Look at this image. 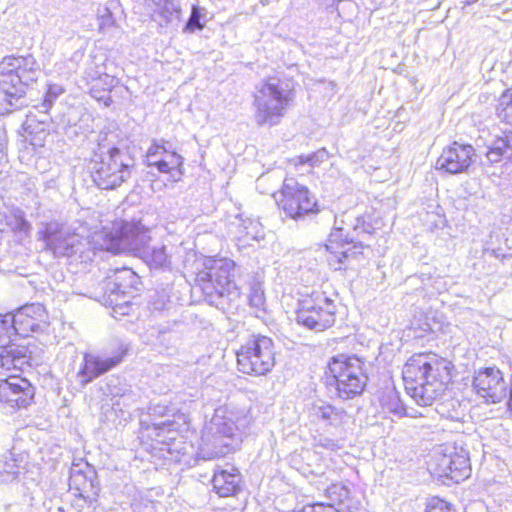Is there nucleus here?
<instances>
[{
  "mask_svg": "<svg viewBox=\"0 0 512 512\" xmlns=\"http://www.w3.org/2000/svg\"><path fill=\"white\" fill-rule=\"evenodd\" d=\"M145 228L140 227L137 223L125 220H115L110 227H103V240L106 249L113 254H120L124 248L123 241L134 239L140 232H144Z\"/></svg>",
  "mask_w": 512,
  "mask_h": 512,
  "instance_id": "18",
  "label": "nucleus"
},
{
  "mask_svg": "<svg viewBox=\"0 0 512 512\" xmlns=\"http://www.w3.org/2000/svg\"><path fill=\"white\" fill-rule=\"evenodd\" d=\"M339 313L340 305L337 300L321 288L298 295L295 320L307 329L323 332L335 325Z\"/></svg>",
  "mask_w": 512,
  "mask_h": 512,
  "instance_id": "5",
  "label": "nucleus"
},
{
  "mask_svg": "<svg viewBox=\"0 0 512 512\" xmlns=\"http://www.w3.org/2000/svg\"><path fill=\"white\" fill-rule=\"evenodd\" d=\"M277 211L286 219L299 221L321 212V204L312 190L292 177H285L272 193Z\"/></svg>",
  "mask_w": 512,
  "mask_h": 512,
  "instance_id": "6",
  "label": "nucleus"
},
{
  "mask_svg": "<svg viewBox=\"0 0 512 512\" xmlns=\"http://www.w3.org/2000/svg\"><path fill=\"white\" fill-rule=\"evenodd\" d=\"M324 496L328 499V502L316 501L305 504L319 505L325 512H341V510L349 508L351 494L349 489L342 483L336 482L330 484L324 490Z\"/></svg>",
  "mask_w": 512,
  "mask_h": 512,
  "instance_id": "23",
  "label": "nucleus"
},
{
  "mask_svg": "<svg viewBox=\"0 0 512 512\" xmlns=\"http://www.w3.org/2000/svg\"><path fill=\"white\" fill-rule=\"evenodd\" d=\"M230 268L219 259L207 257L203 261V267L197 273L198 281L209 284L211 288L217 290L224 288L231 281Z\"/></svg>",
  "mask_w": 512,
  "mask_h": 512,
  "instance_id": "20",
  "label": "nucleus"
},
{
  "mask_svg": "<svg viewBox=\"0 0 512 512\" xmlns=\"http://www.w3.org/2000/svg\"><path fill=\"white\" fill-rule=\"evenodd\" d=\"M322 379L339 399H355L365 392L369 382L366 360L357 354H335L327 360Z\"/></svg>",
  "mask_w": 512,
  "mask_h": 512,
  "instance_id": "2",
  "label": "nucleus"
},
{
  "mask_svg": "<svg viewBox=\"0 0 512 512\" xmlns=\"http://www.w3.org/2000/svg\"><path fill=\"white\" fill-rule=\"evenodd\" d=\"M127 355L128 347L123 344L117 345L107 357H101L92 353H85L77 373L81 384L86 385L114 369L124 361Z\"/></svg>",
  "mask_w": 512,
  "mask_h": 512,
  "instance_id": "15",
  "label": "nucleus"
},
{
  "mask_svg": "<svg viewBox=\"0 0 512 512\" xmlns=\"http://www.w3.org/2000/svg\"><path fill=\"white\" fill-rule=\"evenodd\" d=\"M347 413L344 409L338 408L330 403L316 407L312 412L315 422H323L327 426L340 427L345 423Z\"/></svg>",
  "mask_w": 512,
  "mask_h": 512,
  "instance_id": "26",
  "label": "nucleus"
},
{
  "mask_svg": "<svg viewBox=\"0 0 512 512\" xmlns=\"http://www.w3.org/2000/svg\"><path fill=\"white\" fill-rule=\"evenodd\" d=\"M494 111L501 123L512 126V87L505 89L499 95Z\"/></svg>",
  "mask_w": 512,
  "mask_h": 512,
  "instance_id": "28",
  "label": "nucleus"
},
{
  "mask_svg": "<svg viewBox=\"0 0 512 512\" xmlns=\"http://www.w3.org/2000/svg\"><path fill=\"white\" fill-rule=\"evenodd\" d=\"M248 301L249 305L256 310H264L266 302L264 290L260 287H253L250 290Z\"/></svg>",
  "mask_w": 512,
  "mask_h": 512,
  "instance_id": "31",
  "label": "nucleus"
},
{
  "mask_svg": "<svg viewBox=\"0 0 512 512\" xmlns=\"http://www.w3.org/2000/svg\"><path fill=\"white\" fill-rule=\"evenodd\" d=\"M292 96V90L284 91L270 80H265L253 96L258 124H278L285 116Z\"/></svg>",
  "mask_w": 512,
  "mask_h": 512,
  "instance_id": "9",
  "label": "nucleus"
},
{
  "mask_svg": "<svg viewBox=\"0 0 512 512\" xmlns=\"http://www.w3.org/2000/svg\"><path fill=\"white\" fill-rule=\"evenodd\" d=\"M41 65L35 55L10 54L0 60V100L16 106L23 99L30 84L37 81Z\"/></svg>",
  "mask_w": 512,
  "mask_h": 512,
  "instance_id": "3",
  "label": "nucleus"
},
{
  "mask_svg": "<svg viewBox=\"0 0 512 512\" xmlns=\"http://www.w3.org/2000/svg\"><path fill=\"white\" fill-rule=\"evenodd\" d=\"M146 165L176 182L184 174V158L165 142L154 141L145 154Z\"/></svg>",
  "mask_w": 512,
  "mask_h": 512,
  "instance_id": "14",
  "label": "nucleus"
},
{
  "mask_svg": "<svg viewBox=\"0 0 512 512\" xmlns=\"http://www.w3.org/2000/svg\"><path fill=\"white\" fill-rule=\"evenodd\" d=\"M21 226H22V227H23V229H24V230H26V231L30 228L29 223H28L26 220H24V219H22V220H21Z\"/></svg>",
  "mask_w": 512,
  "mask_h": 512,
  "instance_id": "37",
  "label": "nucleus"
},
{
  "mask_svg": "<svg viewBox=\"0 0 512 512\" xmlns=\"http://www.w3.org/2000/svg\"><path fill=\"white\" fill-rule=\"evenodd\" d=\"M93 183L103 190H114L132 175L135 158L119 147L112 146L103 152H94L88 161Z\"/></svg>",
  "mask_w": 512,
  "mask_h": 512,
  "instance_id": "4",
  "label": "nucleus"
},
{
  "mask_svg": "<svg viewBox=\"0 0 512 512\" xmlns=\"http://www.w3.org/2000/svg\"><path fill=\"white\" fill-rule=\"evenodd\" d=\"M4 142H5L4 135L0 132V154L3 153Z\"/></svg>",
  "mask_w": 512,
  "mask_h": 512,
  "instance_id": "36",
  "label": "nucleus"
},
{
  "mask_svg": "<svg viewBox=\"0 0 512 512\" xmlns=\"http://www.w3.org/2000/svg\"><path fill=\"white\" fill-rule=\"evenodd\" d=\"M49 247L54 253L69 255L73 251L74 245L67 242V237L61 236L49 243Z\"/></svg>",
  "mask_w": 512,
  "mask_h": 512,
  "instance_id": "34",
  "label": "nucleus"
},
{
  "mask_svg": "<svg viewBox=\"0 0 512 512\" xmlns=\"http://www.w3.org/2000/svg\"><path fill=\"white\" fill-rule=\"evenodd\" d=\"M471 389L486 404L501 402L507 393L504 372L496 366L479 368L472 375Z\"/></svg>",
  "mask_w": 512,
  "mask_h": 512,
  "instance_id": "13",
  "label": "nucleus"
},
{
  "mask_svg": "<svg viewBox=\"0 0 512 512\" xmlns=\"http://www.w3.org/2000/svg\"><path fill=\"white\" fill-rule=\"evenodd\" d=\"M16 334L10 314L0 313V365L6 370H23L24 366H30L28 348L16 345Z\"/></svg>",
  "mask_w": 512,
  "mask_h": 512,
  "instance_id": "12",
  "label": "nucleus"
},
{
  "mask_svg": "<svg viewBox=\"0 0 512 512\" xmlns=\"http://www.w3.org/2000/svg\"><path fill=\"white\" fill-rule=\"evenodd\" d=\"M236 367L249 376H263L275 365L273 340L264 335H256L244 342L236 351Z\"/></svg>",
  "mask_w": 512,
  "mask_h": 512,
  "instance_id": "8",
  "label": "nucleus"
},
{
  "mask_svg": "<svg viewBox=\"0 0 512 512\" xmlns=\"http://www.w3.org/2000/svg\"><path fill=\"white\" fill-rule=\"evenodd\" d=\"M424 512H457V508L444 498L432 496L426 500Z\"/></svg>",
  "mask_w": 512,
  "mask_h": 512,
  "instance_id": "29",
  "label": "nucleus"
},
{
  "mask_svg": "<svg viewBox=\"0 0 512 512\" xmlns=\"http://www.w3.org/2000/svg\"><path fill=\"white\" fill-rule=\"evenodd\" d=\"M8 313L13 322L16 337H27L42 331L49 324L46 308L38 303L26 304Z\"/></svg>",
  "mask_w": 512,
  "mask_h": 512,
  "instance_id": "17",
  "label": "nucleus"
},
{
  "mask_svg": "<svg viewBox=\"0 0 512 512\" xmlns=\"http://www.w3.org/2000/svg\"><path fill=\"white\" fill-rule=\"evenodd\" d=\"M213 491L220 497H235L243 489V476L237 467L216 469L211 478Z\"/></svg>",
  "mask_w": 512,
  "mask_h": 512,
  "instance_id": "19",
  "label": "nucleus"
},
{
  "mask_svg": "<svg viewBox=\"0 0 512 512\" xmlns=\"http://www.w3.org/2000/svg\"><path fill=\"white\" fill-rule=\"evenodd\" d=\"M507 409L512 414V388L510 389L509 397L507 400Z\"/></svg>",
  "mask_w": 512,
  "mask_h": 512,
  "instance_id": "35",
  "label": "nucleus"
},
{
  "mask_svg": "<svg viewBox=\"0 0 512 512\" xmlns=\"http://www.w3.org/2000/svg\"><path fill=\"white\" fill-rule=\"evenodd\" d=\"M327 261L331 266L339 268L349 259L355 258L361 253V246L353 241L339 237L330 238L325 244Z\"/></svg>",
  "mask_w": 512,
  "mask_h": 512,
  "instance_id": "22",
  "label": "nucleus"
},
{
  "mask_svg": "<svg viewBox=\"0 0 512 512\" xmlns=\"http://www.w3.org/2000/svg\"><path fill=\"white\" fill-rule=\"evenodd\" d=\"M148 262L155 267H161L168 263V255L165 247L155 248L148 256Z\"/></svg>",
  "mask_w": 512,
  "mask_h": 512,
  "instance_id": "33",
  "label": "nucleus"
},
{
  "mask_svg": "<svg viewBox=\"0 0 512 512\" xmlns=\"http://www.w3.org/2000/svg\"><path fill=\"white\" fill-rule=\"evenodd\" d=\"M458 370L448 358L434 351L411 354L401 369L406 393L419 405L429 406L442 398L456 382Z\"/></svg>",
  "mask_w": 512,
  "mask_h": 512,
  "instance_id": "1",
  "label": "nucleus"
},
{
  "mask_svg": "<svg viewBox=\"0 0 512 512\" xmlns=\"http://www.w3.org/2000/svg\"><path fill=\"white\" fill-rule=\"evenodd\" d=\"M153 4V15L165 23L178 19L181 9L175 0H151Z\"/></svg>",
  "mask_w": 512,
  "mask_h": 512,
  "instance_id": "27",
  "label": "nucleus"
},
{
  "mask_svg": "<svg viewBox=\"0 0 512 512\" xmlns=\"http://www.w3.org/2000/svg\"><path fill=\"white\" fill-rule=\"evenodd\" d=\"M476 150L469 143L452 141L445 146L436 160V169L448 174L467 172L475 163Z\"/></svg>",
  "mask_w": 512,
  "mask_h": 512,
  "instance_id": "16",
  "label": "nucleus"
},
{
  "mask_svg": "<svg viewBox=\"0 0 512 512\" xmlns=\"http://www.w3.org/2000/svg\"><path fill=\"white\" fill-rule=\"evenodd\" d=\"M233 428L232 427H229V431H228V435L229 436H232L233 435Z\"/></svg>",
  "mask_w": 512,
  "mask_h": 512,
  "instance_id": "39",
  "label": "nucleus"
},
{
  "mask_svg": "<svg viewBox=\"0 0 512 512\" xmlns=\"http://www.w3.org/2000/svg\"><path fill=\"white\" fill-rule=\"evenodd\" d=\"M69 490L76 498L83 499L85 502L93 503L99 495V483L94 472L85 473L78 470L71 474L69 480Z\"/></svg>",
  "mask_w": 512,
  "mask_h": 512,
  "instance_id": "21",
  "label": "nucleus"
},
{
  "mask_svg": "<svg viewBox=\"0 0 512 512\" xmlns=\"http://www.w3.org/2000/svg\"><path fill=\"white\" fill-rule=\"evenodd\" d=\"M142 281L140 276L131 268L122 267L112 270L103 281L104 295L115 313L127 314L123 308L129 309V301H124L125 307L118 303L120 297H133L140 291Z\"/></svg>",
  "mask_w": 512,
  "mask_h": 512,
  "instance_id": "10",
  "label": "nucleus"
},
{
  "mask_svg": "<svg viewBox=\"0 0 512 512\" xmlns=\"http://www.w3.org/2000/svg\"><path fill=\"white\" fill-rule=\"evenodd\" d=\"M119 84V79L109 74H101L91 82L90 94L100 104L109 106L112 102V91Z\"/></svg>",
  "mask_w": 512,
  "mask_h": 512,
  "instance_id": "25",
  "label": "nucleus"
},
{
  "mask_svg": "<svg viewBox=\"0 0 512 512\" xmlns=\"http://www.w3.org/2000/svg\"><path fill=\"white\" fill-rule=\"evenodd\" d=\"M485 163L492 166L503 160H512V130H504L495 136L484 152Z\"/></svg>",
  "mask_w": 512,
  "mask_h": 512,
  "instance_id": "24",
  "label": "nucleus"
},
{
  "mask_svg": "<svg viewBox=\"0 0 512 512\" xmlns=\"http://www.w3.org/2000/svg\"><path fill=\"white\" fill-rule=\"evenodd\" d=\"M36 387L19 374L0 377V406L11 413L27 410L35 403Z\"/></svg>",
  "mask_w": 512,
  "mask_h": 512,
  "instance_id": "11",
  "label": "nucleus"
},
{
  "mask_svg": "<svg viewBox=\"0 0 512 512\" xmlns=\"http://www.w3.org/2000/svg\"><path fill=\"white\" fill-rule=\"evenodd\" d=\"M8 461H12L13 463H15V462H16V458H15L13 455H11V456L7 459V462H8Z\"/></svg>",
  "mask_w": 512,
  "mask_h": 512,
  "instance_id": "38",
  "label": "nucleus"
},
{
  "mask_svg": "<svg viewBox=\"0 0 512 512\" xmlns=\"http://www.w3.org/2000/svg\"><path fill=\"white\" fill-rule=\"evenodd\" d=\"M201 18L202 13L200 7L193 5L191 8L190 17L185 24L184 30L190 33H193L196 30H202L205 27V24L201 22Z\"/></svg>",
  "mask_w": 512,
  "mask_h": 512,
  "instance_id": "30",
  "label": "nucleus"
},
{
  "mask_svg": "<svg viewBox=\"0 0 512 512\" xmlns=\"http://www.w3.org/2000/svg\"><path fill=\"white\" fill-rule=\"evenodd\" d=\"M468 452L455 443L442 444L429 462L430 474L443 484H458L471 475Z\"/></svg>",
  "mask_w": 512,
  "mask_h": 512,
  "instance_id": "7",
  "label": "nucleus"
},
{
  "mask_svg": "<svg viewBox=\"0 0 512 512\" xmlns=\"http://www.w3.org/2000/svg\"><path fill=\"white\" fill-rule=\"evenodd\" d=\"M63 91L64 89L57 84H48L43 97V105L50 108Z\"/></svg>",
  "mask_w": 512,
  "mask_h": 512,
  "instance_id": "32",
  "label": "nucleus"
}]
</instances>
